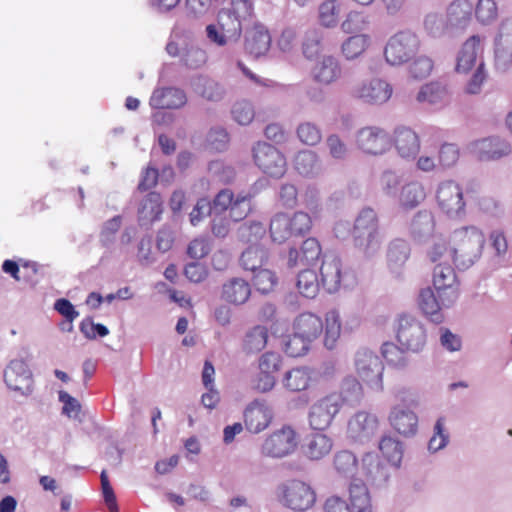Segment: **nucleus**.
I'll return each instance as SVG.
<instances>
[{"label":"nucleus","instance_id":"2","mask_svg":"<svg viewBox=\"0 0 512 512\" xmlns=\"http://www.w3.org/2000/svg\"><path fill=\"white\" fill-rule=\"evenodd\" d=\"M322 319L311 312L301 313L293 323L294 335L286 344V352L297 357L307 350V341L316 339L323 331Z\"/></svg>","mask_w":512,"mask_h":512},{"label":"nucleus","instance_id":"36","mask_svg":"<svg viewBox=\"0 0 512 512\" xmlns=\"http://www.w3.org/2000/svg\"><path fill=\"white\" fill-rule=\"evenodd\" d=\"M418 303L420 309L425 315L429 316L431 321L438 324L443 321L444 317L440 312L441 306L430 287L420 291Z\"/></svg>","mask_w":512,"mask_h":512},{"label":"nucleus","instance_id":"6","mask_svg":"<svg viewBox=\"0 0 512 512\" xmlns=\"http://www.w3.org/2000/svg\"><path fill=\"white\" fill-rule=\"evenodd\" d=\"M435 197L438 208L448 217H459L465 213L463 189L457 182L453 180L441 182Z\"/></svg>","mask_w":512,"mask_h":512},{"label":"nucleus","instance_id":"50","mask_svg":"<svg viewBox=\"0 0 512 512\" xmlns=\"http://www.w3.org/2000/svg\"><path fill=\"white\" fill-rule=\"evenodd\" d=\"M180 61L189 69H197L206 63L207 55L203 49L186 44Z\"/></svg>","mask_w":512,"mask_h":512},{"label":"nucleus","instance_id":"32","mask_svg":"<svg viewBox=\"0 0 512 512\" xmlns=\"http://www.w3.org/2000/svg\"><path fill=\"white\" fill-rule=\"evenodd\" d=\"M411 248L407 241L395 239L390 242L387 251V263L393 272H398L408 261Z\"/></svg>","mask_w":512,"mask_h":512},{"label":"nucleus","instance_id":"42","mask_svg":"<svg viewBox=\"0 0 512 512\" xmlns=\"http://www.w3.org/2000/svg\"><path fill=\"white\" fill-rule=\"evenodd\" d=\"M369 24L370 17L368 14L353 10L347 13L341 23V30L349 35L362 34L361 32L364 31Z\"/></svg>","mask_w":512,"mask_h":512},{"label":"nucleus","instance_id":"16","mask_svg":"<svg viewBox=\"0 0 512 512\" xmlns=\"http://www.w3.org/2000/svg\"><path fill=\"white\" fill-rule=\"evenodd\" d=\"M273 419L272 408L262 400L252 401L244 411V424L248 431L259 433L265 430Z\"/></svg>","mask_w":512,"mask_h":512},{"label":"nucleus","instance_id":"4","mask_svg":"<svg viewBox=\"0 0 512 512\" xmlns=\"http://www.w3.org/2000/svg\"><path fill=\"white\" fill-rule=\"evenodd\" d=\"M278 498L287 508L306 511L314 505L316 493L308 483L292 479L279 486Z\"/></svg>","mask_w":512,"mask_h":512},{"label":"nucleus","instance_id":"14","mask_svg":"<svg viewBox=\"0 0 512 512\" xmlns=\"http://www.w3.org/2000/svg\"><path fill=\"white\" fill-rule=\"evenodd\" d=\"M6 385L23 395L31 394L33 377L28 365L23 360H13L4 371Z\"/></svg>","mask_w":512,"mask_h":512},{"label":"nucleus","instance_id":"61","mask_svg":"<svg viewBox=\"0 0 512 512\" xmlns=\"http://www.w3.org/2000/svg\"><path fill=\"white\" fill-rule=\"evenodd\" d=\"M301 251V262L312 263L316 261L321 255V245L319 241L314 237L305 239L300 248Z\"/></svg>","mask_w":512,"mask_h":512},{"label":"nucleus","instance_id":"60","mask_svg":"<svg viewBox=\"0 0 512 512\" xmlns=\"http://www.w3.org/2000/svg\"><path fill=\"white\" fill-rule=\"evenodd\" d=\"M258 366L261 372L275 375L282 367V357L276 352H265L260 356Z\"/></svg>","mask_w":512,"mask_h":512},{"label":"nucleus","instance_id":"20","mask_svg":"<svg viewBox=\"0 0 512 512\" xmlns=\"http://www.w3.org/2000/svg\"><path fill=\"white\" fill-rule=\"evenodd\" d=\"M250 283L241 277H232L225 281L221 287V299L231 305L245 304L251 296Z\"/></svg>","mask_w":512,"mask_h":512},{"label":"nucleus","instance_id":"48","mask_svg":"<svg viewBox=\"0 0 512 512\" xmlns=\"http://www.w3.org/2000/svg\"><path fill=\"white\" fill-rule=\"evenodd\" d=\"M252 196L248 193H239L233 200L232 205L227 210L228 216L234 222L245 219L252 210Z\"/></svg>","mask_w":512,"mask_h":512},{"label":"nucleus","instance_id":"38","mask_svg":"<svg viewBox=\"0 0 512 512\" xmlns=\"http://www.w3.org/2000/svg\"><path fill=\"white\" fill-rule=\"evenodd\" d=\"M448 99V89L439 82H430L422 86L417 94V101L428 104H442Z\"/></svg>","mask_w":512,"mask_h":512},{"label":"nucleus","instance_id":"51","mask_svg":"<svg viewBox=\"0 0 512 512\" xmlns=\"http://www.w3.org/2000/svg\"><path fill=\"white\" fill-rule=\"evenodd\" d=\"M362 394L363 392L360 382L355 378H346L341 385L340 393H338L342 398L341 406L344 403L353 404L359 402Z\"/></svg>","mask_w":512,"mask_h":512},{"label":"nucleus","instance_id":"30","mask_svg":"<svg viewBox=\"0 0 512 512\" xmlns=\"http://www.w3.org/2000/svg\"><path fill=\"white\" fill-rule=\"evenodd\" d=\"M268 338L267 327L255 325L245 333L241 344L242 351L246 355L257 354L266 347Z\"/></svg>","mask_w":512,"mask_h":512},{"label":"nucleus","instance_id":"39","mask_svg":"<svg viewBox=\"0 0 512 512\" xmlns=\"http://www.w3.org/2000/svg\"><path fill=\"white\" fill-rule=\"evenodd\" d=\"M297 289L306 298H315L320 291V280L317 273L312 269L302 270L297 277Z\"/></svg>","mask_w":512,"mask_h":512},{"label":"nucleus","instance_id":"27","mask_svg":"<svg viewBox=\"0 0 512 512\" xmlns=\"http://www.w3.org/2000/svg\"><path fill=\"white\" fill-rule=\"evenodd\" d=\"M349 506L353 512H372V505L368 488L364 481L355 478L348 486Z\"/></svg>","mask_w":512,"mask_h":512},{"label":"nucleus","instance_id":"24","mask_svg":"<svg viewBox=\"0 0 512 512\" xmlns=\"http://www.w3.org/2000/svg\"><path fill=\"white\" fill-rule=\"evenodd\" d=\"M478 158L482 161L497 160L510 153V145L497 137L479 140L474 143Z\"/></svg>","mask_w":512,"mask_h":512},{"label":"nucleus","instance_id":"53","mask_svg":"<svg viewBox=\"0 0 512 512\" xmlns=\"http://www.w3.org/2000/svg\"><path fill=\"white\" fill-rule=\"evenodd\" d=\"M488 79V72L484 61H480L477 68L467 81L464 91L466 94L476 95L482 91L483 84Z\"/></svg>","mask_w":512,"mask_h":512},{"label":"nucleus","instance_id":"1","mask_svg":"<svg viewBox=\"0 0 512 512\" xmlns=\"http://www.w3.org/2000/svg\"><path fill=\"white\" fill-rule=\"evenodd\" d=\"M449 240L451 260L458 268L462 269L474 264L484 245V235L475 226L456 229Z\"/></svg>","mask_w":512,"mask_h":512},{"label":"nucleus","instance_id":"43","mask_svg":"<svg viewBox=\"0 0 512 512\" xmlns=\"http://www.w3.org/2000/svg\"><path fill=\"white\" fill-rule=\"evenodd\" d=\"M218 26L224 35L230 39H237L242 31V21L235 16L228 8L222 9L217 17Z\"/></svg>","mask_w":512,"mask_h":512},{"label":"nucleus","instance_id":"12","mask_svg":"<svg viewBox=\"0 0 512 512\" xmlns=\"http://www.w3.org/2000/svg\"><path fill=\"white\" fill-rule=\"evenodd\" d=\"M356 371L359 379L368 387L382 389L383 364L371 351L362 350L356 355Z\"/></svg>","mask_w":512,"mask_h":512},{"label":"nucleus","instance_id":"55","mask_svg":"<svg viewBox=\"0 0 512 512\" xmlns=\"http://www.w3.org/2000/svg\"><path fill=\"white\" fill-rule=\"evenodd\" d=\"M322 50V36L316 30L308 31L305 34L302 51L307 59L316 58Z\"/></svg>","mask_w":512,"mask_h":512},{"label":"nucleus","instance_id":"34","mask_svg":"<svg viewBox=\"0 0 512 512\" xmlns=\"http://www.w3.org/2000/svg\"><path fill=\"white\" fill-rule=\"evenodd\" d=\"M312 381L311 370L307 367H296L284 376V386L292 392H300L306 390Z\"/></svg>","mask_w":512,"mask_h":512},{"label":"nucleus","instance_id":"13","mask_svg":"<svg viewBox=\"0 0 512 512\" xmlns=\"http://www.w3.org/2000/svg\"><path fill=\"white\" fill-rule=\"evenodd\" d=\"M391 144L389 134L377 126L363 127L356 134V145L366 154H383L390 149Z\"/></svg>","mask_w":512,"mask_h":512},{"label":"nucleus","instance_id":"8","mask_svg":"<svg viewBox=\"0 0 512 512\" xmlns=\"http://www.w3.org/2000/svg\"><path fill=\"white\" fill-rule=\"evenodd\" d=\"M253 158L257 167L268 176L281 178L286 172L285 156L271 144L258 142L253 148Z\"/></svg>","mask_w":512,"mask_h":512},{"label":"nucleus","instance_id":"5","mask_svg":"<svg viewBox=\"0 0 512 512\" xmlns=\"http://www.w3.org/2000/svg\"><path fill=\"white\" fill-rule=\"evenodd\" d=\"M355 246L369 250L379 246V220L372 208H364L357 215L352 229Z\"/></svg>","mask_w":512,"mask_h":512},{"label":"nucleus","instance_id":"9","mask_svg":"<svg viewBox=\"0 0 512 512\" xmlns=\"http://www.w3.org/2000/svg\"><path fill=\"white\" fill-rule=\"evenodd\" d=\"M396 337L403 349L412 352L421 351L426 344V330L423 324L406 314L398 319Z\"/></svg>","mask_w":512,"mask_h":512},{"label":"nucleus","instance_id":"64","mask_svg":"<svg viewBox=\"0 0 512 512\" xmlns=\"http://www.w3.org/2000/svg\"><path fill=\"white\" fill-rule=\"evenodd\" d=\"M433 69V62L427 56L416 58L409 66V72L415 79H423L430 75Z\"/></svg>","mask_w":512,"mask_h":512},{"label":"nucleus","instance_id":"10","mask_svg":"<svg viewBox=\"0 0 512 512\" xmlns=\"http://www.w3.org/2000/svg\"><path fill=\"white\" fill-rule=\"evenodd\" d=\"M341 397L337 392L330 393L317 400L310 408L308 420L313 430L328 428L341 408Z\"/></svg>","mask_w":512,"mask_h":512},{"label":"nucleus","instance_id":"49","mask_svg":"<svg viewBox=\"0 0 512 512\" xmlns=\"http://www.w3.org/2000/svg\"><path fill=\"white\" fill-rule=\"evenodd\" d=\"M379 449L388 462L395 466L400 464L403 451L399 441L393 439L390 436H384L380 440Z\"/></svg>","mask_w":512,"mask_h":512},{"label":"nucleus","instance_id":"33","mask_svg":"<svg viewBox=\"0 0 512 512\" xmlns=\"http://www.w3.org/2000/svg\"><path fill=\"white\" fill-rule=\"evenodd\" d=\"M268 261V250L261 245H250L240 257L241 266L245 270L256 272Z\"/></svg>","mask_w":512,"mask_h":512},{"label":"nucleus","instance_id":"62","mask_svg":"<svg viewBox=\"0 0 512 512\" xmlns=\"http://www.w3.org/2000/svg\"><path fill=\"white\" fill-rule=\"evenodd\" d=\"M232 116L239 124L248 125L254 119L255 111L250 102L243 100L234 104Z\"/></svg>","mask_w":512,"mask_h":512},{"label":"nucleus","instance_id":"11","mask_svg":"<svg viewBox=\"0 0 512 512\" xmlns=\"http://www.w3.org/2000/svg\"><path fill=\"white\" fill-rule=\"evenodd\" d=\"M298 444L297 433L290 426H283L271 433L262 444V453L281 458L292 453Z\"/></svg>","mask_w":512,"mask_h":512},{"label":"nucleus","instance_id":"35","mask_svg":"<svg viewBox=\"0 0 512 512\" xmlns=\"http://www.w3.org/2000/svg\"><path fill=\"white\" fill-rule=\"evenodd\" d=\"M294 168L302 176L312 177L320 171V161L316 152L303 150L294 158Z\"/></svg>","mask_w":512,"mask_h":512},{"label":"nucleus","instance_id":"37","mask_svg":"<svg viewBox=\"0 0 512 512\" xmlns=\"http://www.w3.org/2000/svg\"><path fill=\"white\" fill-rule=\"evenodd\" d=\"M285 220L292 238L302 237L308 234L312 229V219L306 212H285Z\"/></svg>","mask_w":512,"mask_h":512},{"label":"nucleus","instance_id":"52","mask_svg":"<svg viewBox=\"0 0 512 512\" xmlns=\"http://www.w3.org/2000/svg\"><path fill=\"white\" fill-rule=\"evenodd\" d=\"M253 283L256 289L262 293H268L274 289L277 285V276L276 274L264 266L258 269L256 272H253Z\"/></svg>","mask_w":512,"mask_h":512},{"label":"nucleus","instance_id":"21","mask_svg":"<svg viewBox=\"0 0 512 512\" xmlns=\"http://www.w3.org/2000/svg\"><path fill=\"white\" fill-rule=\"evenodd\" d=\"M187 103L185 92L176 87L157 88L153 91L149 104L154 109H179Z\"/></svg>","mask_w":512,"mask_h":512},{"label":"nucleus","instance_id":"63","mask_svg":"<svg viewBox=\"0 0 512 512\" xmlns=\"http://www.w3.org/2000/svg\"><path fill=\"white\" fill-rule=\"evenodd\" d=\"M334 466L341 474L351 473L356 469L357 459L349 451H340L334 457Z\"/></svg>","mask_w":512,"mask_h":512},{"label":"nucleus","instance_id":"58","mask_svg":"<svg viewBox=\"0 0 512 512\" xmlns=\"http://www.w3.org/2000/svg\"><path fill=\"white\" fill-rule=\"evenodd\" d=\"M212 250V244L209 238L199 236L194 238L187 247V255L195 260L205 258Z\"/></svg>","mask_w":512,"mask_h":512},{"label":"nucleus","instance_id":"40","mask_svg":"<svg viewBox=\"0 0 512 512\" xmlns=\"http://www.w3.org/2000/svg\"><path fill=\"white\" fill-rule=\"evenodd\" d=\"M194 90L208 101H219L224 96L223 87L218 82L206 76L196 78L194 81Z\"/></svg>","mask_w":512,"mask_h":512},{"label":"nucleus","instance_id":"23","mask_svg":"<svg viewBox=\"0 0 512 512\" xmlns=\"http://www.w3.org/2000/svg\"><path fill=\"white\" fill-rule=\"evenodd\" d=\"M311 75L315 82L321 85H329L340 77L341 66L334 56L325 55L315 63Z\"/></svg>","mask_w":512,"mask_h":512},{"label":"nucleus","instance_id":"41","mask_svg":"<svg viewBox=\"0 0 512 512\" xmlns=\"http://www.w3.org/2000/svg\"><path fill=\"white\" fill-rule=\"evenodd\" d=\"M426 197L423 186L418 182H410L401 189L399 201L405 209L417 207Z\"/></svg>","mask_w":512,"mask_h":512},{"label":"nucleus","instance_id":"28","mask_svg":"<svg viewBox=\"0 0 512 512\" xmlns=\"http://www.w3.org/2000/svg\"><path fill=\"white\" fill-rule=\"evenodd\" d=\"M163 213V201L158 192H149L140 202L138 219L143 224L158 221Z\"/></svg>","mask_w":512,"mask_h":512},{"label":"nucleus","instance_id":"31","mask_svg":"<svg viewBox=\"0 0 512 512\" xmlns=\"http://www.w3.org/2000/svg\"><path fill=\"white\" fill-rule=\"evenodd\" d=\"M371 45L369 34H355L346 38L340 47L341 54L346 60H355L362 56Z\"/></svg>","mask_w":512,"mask_h":512},{"label":"nucleus","instance_id":"47","mask_svg":"<svg viewBox=\"0 0 512 512\" xmlns=\"http://www.w3.org/2000/svg\"><path fill=\"white\" fill-rule=\"evenodd\" d=\"M340 4L336 0H325L318 9V18L322 26L326 28L335 27L339 21Z\"/></svg>","mask_w":512,"mask_h":512},{"label":"nucleus","instance_id":"22","mask_svg":"<svg viewBox=\"0 0 512 512\" xmlns=\"http://www.w3.org/2000/svg\"><path fill=\"white\" fill-rule=\"evenodd\" d=\"M394 146L402 158L415 159L420 151V138L409 127H399L394 131Z\"/></svg>","mask_w":512,"mask_h":512},{"label":"nucleus","instance_id":"3","mask_svg":"<svg viewBox=\"0 0 512 512\" xmlns=\"http://www.w3.org/2000/svg\"><path fill=\"white\" fill-rule=\"evenodd\" d=\"M420 49V39L411 30L392 35L384 48L385 60L391 65H402L411 60Z\"/></svg>","mask_w":512,"mask_h":512},{"label":"nucleus","instance_id":"15","mask_svg":"<svg viewBox=\"0 0 512 512\" xmlns=\"http://www.w3.org/2000/svg\"><path fill=\"white\" fill-rule=\"evenodd\" d=\"M392 86L385 80L375 78L356 85L352 90L355 98L370 104H383L392 96Z\"/></svg>","mask_w":512,"mask_h":512},{"label":"nucleus","instance_id":"59","mask_svg":"<svg viewBox=\"0 0 512 512\" xmlns=\"http://www.w3.org/2000/svg\"><path fill=\"white\" fill-rule=\"evenodd\" d=\"M460 157L459 148L454 143H443L438 153V163L444 168L455 165Z\"/></svg>","mask_w":512,"mask_h":512},{"label":"nucleus","instance_id":"18","mask_svg":"<svg viewBox=\"0 0 512 512\" xmlns=\"http://www.w3.org/2000/svg\"><path fill=\"white\" fill-rule=\"evenodd\" d=\"M481 43L479 35H472L463 43L456 60L457 73L467 74L476 66L477 59L483 54Z\"/></svg>","mask_w":512,"mask_h":512},{"label":"nucleus","instance_id":"44","mask_svg":"<svg viewBox=\"0 0 512 512\" xmlns=\"http://www.w3.org/2000/svg\"><path fill=\"white\" fill-rule=\"evenodd\" d=\"M473 4L469 0H454L447 8V18L450 24L458 25L470 20Z\"/></svg>","mask_w":512,"mask_h":512},{"label":"nucleus","instance_id":"7","mask_svg":"<svg viewBox=\"0 0 512 512\" xmlns=\"http://www.w3.org/2000/svg\"><path fill=\"white\" fill-rule=\"evenodd\" d=\"M432 283L444 306H450L457 300L460 282L450 264L438 263L434 267Z\"/></svg>","mask_w":512,"mask_h":512},{"label":"nucleus","instance_id":"19","mask_svg":"<svg viewBox=\"0 0 512 512\" xmlns=\"http://www.w3.org/2000/svg\"><path fill=\"white\" fill-rule=\"evenodd\" d=\"M271 46V36L268 29L260 24H254L245 32L244 49L253 57L265 55Z\"/></svg>","mask_w":512,"mask_h":512},{"label":"nucleus","instance_id":"45","mask_svg":"<svg viewBox=\"0 0 512 512\" xmlns=\"http://www.w3.org/2000/svg\"><path fill=\"white\" fill-rule=\"evenodd\" d=\"M266 228L261 222L252 221L242 224L237 232L238 239L244 244L259 245L265 236Z\"/></svg>","mask_w":512,"mask_h":512},{"label":"nucleus","instance_id":"56","mask_svg":"<svg viewBox=\"0 0 512 512\" xmlns=\"http://www.w3.org/2000/svg\"><path fill=\"white\" fill-rule=\"evenodd\" d=\"M340 333L341 323L339 314L336 311L328 312L326 314L325 345L332 348Z\"/></svg>","mask_w":512,"mask_h":512},{"label":"nucleus","instance_id":"57","mask_svg":"<svg viewBox=\"0 0 512 512\" xmlns=\"http://www.w3.org/2000/svg\"><path fill=\"white\" fill-rule=\"evenodd\" d=\"M475 16L482 24H490L498 16V8L494 0H479L475 7Z\"/></svg>","mask_w":512,"mask_h":512},{"label":"nucleus","instance_id":"46","mask_svg":"<svg viewBox=\"0 0 512 512\" xmlns=\"http://www.w3.org/2000/svg\"><path fill=\"white\" fill-rule=\"evenodd\" d=\"M269 233L272 241L278 244H283L292 239L285 220V212H278L272 216L269 224Z\"/></svg>","mask_w":512,"mask_h":512},{"label":"nucleus","instance_id":"17","mask_svg":"<svg viewBox=\"0 0 512 512\" xmlns=\"http://www.w3.org/2000/svg\"><path fill=\"white\" fill-rule=\"evenodd\" d=\"M379 422L376 416L367 412L356 413L348 422L347 433L354 441H367L378 431Z\"/></svg>","mask_w":512,"mask_h":512},{"label":"nucleus","instance_id":"26","mask_svg":"<svg viewBox=\"0 0 512 512\" xmlns=\"http://www.w3.org/2000/svg\"><path fill=\"white\" fill-rule=\"evenodd\" d=\"M320 284L328 293L336 292L341 284V261L336 257L326 258L320 267Z\"/></svg>","mask_w":512,"mask_h":512},{"label":"nucleus","instance_id":"25","mask_svg":"<svg viewBox=\"0 0 512 512\" xmlns=\"http://www.w3.org/2000/svg\"><path fill=\"white\" fill-rule=\"evenodd\" d=\"M392 427L401 435H414L418 427L417 415L408 409L394 407L389 415Z\"/></svg>","mask_w":512,"mask_h":512},{"label":"nucleus","instance_id":"54","mask_svg":"<svg viewBox=\"0 0 512 512\" xmlns=\"http://www.w3.org/2000/svg\"><path fill=\"white\" fill-rule=\"evenodd\" d=\"M297 136L302 144L315 146L322 139L321 130L311 122L301 123L297 128Z\"/></svg>","mask_w":512,"mask_h":512},{"label":"nucleus","instance_id":"29","mask_svg":"<svg viewBox=\"0 0 512 512\" xmlns=\"http://www.w3.org/2000/svg\"><path fill=\"white\" fill-rule=\"evenodd\" d=\"M332 447V439L326 434L312 433L306 437L302 448L309 459L320 460L331 452Z\"/></svg>","mask_w":512,"mask_h":512}]
</instances>
